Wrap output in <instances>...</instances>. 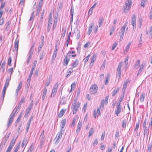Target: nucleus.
I'll return each mask as SVG.
<instances>
[{
    "label": "nucleus",
    "instance_id": "nucleus-1",
    "mask_svg": "<svg viewBox=\"0 0 152 152\" xmlns=\"http://www.w3.org/2000/svg\"><path fill=\"white\" fill-rule=\"evenodd\" d=\"M132 4L131 0H127L123 6V10L125 13H128L130 9Z\"/></svg>",
    "mask_w": 152,
    "mask_h": 152
},
{
    "label": "nucleus",
    "instance_id": "nucleus-2",
    "mask_svg": "<svg viewBox=\"0 0 152 152\" xmlns=\"http://www.w3.org/2000/svg\"><path fill=\"white\" fill-rule=\"evenodd\" d=\"M80 104L79 103H77L76 99H75L74 102L72 104L71 107L73 112V114L76 113L77 111L78 110V108L80 107Z\"/></svg>",
    "mask_w": 152,
    "mask_h": 152
},
{
    "label": "nucleus",
    "instance_id": "nucleus-3",
    "mask_svg": "<svg viewBox=\"0 0 152 152\" xmlns=\"http://www.w3.org/2000/svg\"><path fill=\"white\" fill-rule=\"evenodd\" d=\"M18 109V108H17L16 110L15 111V108L14 110L12 112L11 115H10V118L7 123V127L8 128L9 127L10 125L12 123L13 119L15 116V114L16 113V112L17 111V110Z\"/></svg>",
    "mask_w": 152,
    "mask_h": 152
},
{
    "label": "nucleus",
    "instance_id": "nucleus-4",
    "mask_svg": "<svg viewBox=\"0 0 152 152\" xmlns=\"http://www.w3.org/2000/svg\"><path fill=\"white\" fill-rule=\"evenodd\" d=\"M98 89V87L95 84H93L90 88L89 89L90 92L91 94H95Z\"/></svg>",
    "mask_w": 152,
    "mask_h": 152
},
{
    "label": "nucleus",
    "instance_id": "nucleus-5",
    "mask_svg": "<svg viewBox=\"0 0 152 152\" xmlns=\"http://www.w3.org/2000/svg\"><path fill=\"white\" fill-rule=\"evenodd\" d=\"M62 131L60 130V131L58 133L56 137L54 139V140H56L55 144H58V143L62 136Z\"/></svg>",
    "mask_w": 152,
    "mask_h": 152
},
{
    "label": "nucleus",
    "instance_id": "nucleus-6",
    "mask_svg": "<svg viewBox=\"0 0 152 152\" xmlns=\"http://www.w3.org/2000/svg\"><path fill=\"white\" fill-rule=\"evenodd\" d=\"M17 137H15V136H14L13 137L12 140L10 142V145L9 146L8 149L11 150L12 148L15 144Z\"/></svg>",
    "mask_w": 152,
    "mask_h": 152
},
{
    "label": "nucleus",
    "instance_id": "nucleus-7",
    "mask_svg": "<svg viewBox=\"0 0 152 152\" xmlns=\"http://www.w3.org/2000/svg\"><path fill=\"white\" fill-rule=\"evenodd\" d=\"M58 83H56L54 85L53 89L52 91V94H51V96H53L54 97V95L56 94L58 89Z\"/></svg>",
    "mask_w": 152,
    "mask_h": 152
},
{
    "label": "nucleus",
    "instance_id": "nucleus-8",
    "mask_svg": "<svg viewBox=\"0 0 152 152\" xmlns=\"http://www.w3.org/2000/svg\"><path fill=\"white\" fill-rule=\"evenodd\" d=\"M136 18L135 15H132V18L131 23L132 25L133 26V30H134L135 29L136 27Z\"/></svg>",
    "mask_w": 152,
    "mask_h": 152
},
{
    "label": "nucleus",
    "instance_id": "nucleus-9",
    "mask_svg": "<svg viewBox=\"0 0 152 152\" xmlns=\"http://www.w3.org/2000/svg\"><path fill=\"white\" fill-rule=\"evenodd\" d=\"M37 63V61L36 60L34 61L33 63L32 67L31 69L30 74L28 76V77H29V78H31L32 75L33 73V72L34 71V69L35 68Z\"/></svg>",
    "mask_w": 152,
    "mask_h": 152
},
{
    "label": "nucleus",
    "instance_id": "nucleus-10",
    "mask_svg": "<svg viewBox=\"0 0 152 152\" xmlns=\"http://www.w3.org/2000/svg\"><path fill=\"white\" fill-rule=\"evenodd\" d=\"M116 109L115 110L116 115L118 116L119 113L121 111V105H117Z\"/></svg>",
    "mask_w": 152,
    "mask_h": 152
},
{
    "label": "nucleus",
    "instance_id": "nucleus-11",
    "mask_svg": "<svg viewBox=\"0 0 152 152\" xmlns=\"http://www.w3.org/2000/svg\"><path fill=\"white\" fill-rule=\"evenodd\" d=\"M69 60L70 58H69V56H68V54H67L64 60V65L65 66H67Z\"/></svg>",
    "mask_w": 152,
    "mask_h": 152
},
{
    "label": "nucleus",
    "instance_id": "nucleus-12",
    "mask_svg": "<svg viewBox=\"0 0 152 152\" xmlns=\"http://www.w3.org/2000/svg\"><path fill=\"white\" fill-rule=\"evenodd\" d=\"M19 43V40L17 39H16L15 42V50L17 52L18 50Z\"/></svg>",
    "mask_w": 152,
    "mask_h": 152
},
{
    "label": "nucleus",
    "instance_id": "nucleus-13",
    "mask_svg": "<svg viewBox=\"0 0 152 152\" xmlns=\"http://www.w3.org/2000/svg\"><path fill=\"white\" fill-rule=\"evenodd\" d=\"M100 109L99 108H98L96 112L95 110H94V118H96V116L97 115V116H99L100 115V112L99 110Z\"/></svg>",
    "mask_w": 152,
    "mask_h": 152
},
{
    "label": "nucleus",
    "instance_id": "nucleus-14",
    "mask_svg": "<svg viewBox=\"0 0 152 152\" xmlns=\"http://www.w3.org/2000/svg\"><path fill=\"white\" fill-rule=\"evenodd\" d=\"M81 122H79L78 124L77 129L76 131V132L77 134H78L81 130L82 124Z\"/></svg>",
    "mask_w": 152,
    "mask_h": 152
},
{
    "label": "nucleus",
    "instance_id": "nucleus-15",
    "mask_svg": "<svg viewBox=\"0 0 152 152\" xmlns=\"http://www.w3.org/2000/svg\"><path fill=\"white\" fill-rule=\"evenodd\" d=\"M11 79V76H10L9 77H8L7 78L4 86L7 88L8 87L9 85V82Z\"/></svg>",
    "mask_w": 152,
    "mask_h": 152
},
{
    "label": "nucleus",
    "instance_id": "nucleus-16",
    "mask_svg": "<svg viewBox=\"0 0 152 152\" xmlns=\"http://www.w3.org/2000/svg\"><path fill=\"white\" fill-rule=\"evenodd\" d=\"M34 43H33L31 46L29 52V55L32 56L33 52L34 51Z\"/></svg>",
    "mask_w": 152,
    "mask_h": 152
},
{
    "label": "nucleus",
    "instance_id": "nucleus-17",
    "mask_svg": "<svg viewBox=\"0 0 152 152\" xmlns=\"http://www.w3.org/2000/svg\"><path fill=\"white\" fill-rule=\"evenodd\" d=\"M94 23H92L90 25V26L88 28V35H89L91 34L92 31V27L94 26Z\"/></svg>",
    "mask_w": 152,
    "mask_h": 152
},
{
    "label": "nucleus",
    "instance_id": "nucleus-18",
    "mask_svg": "<svg viewBox=\"0 0 152 152\" xmlns=\"http://www.w3.org/2000/svg\"><path fill=\"white\" fill-rule=\"evenodd\" d=\"M43 92L42 94V99L43 100H44L45 98L46 93L47 91V89L46 87L44 88V89L43 90Z\"/></svg>",
    "mask_w": 152,
    "mask_h": 152
},
{
    "label": "nucleus",
    "instance_id": "nucleus-19",
    "mask_svg": "<svg viewBox=\"0 0 152 152\" xmlns=\"http://www.w3.org/2000/svg\"><path fill=\"white\" fill-rule=\"evenodd\" d=\"M73 68H72V67L69 69L67 71V73H68V74H67V75L66 76V78L69 77L70 75L73 72Z\"/></svg>",
    "mask_w": 152,
    "mask_h": 152
},
{
    "label": "nucleus",
    "instance_id": "nucleus-20",
    "mask_svg": "<svg viewBox=\"0 0 152 152\" xmlns=\"http://www.w3.org/2000/svg\"><path fill=\"white\" fill-rule=\"evenodd\" d=\"M57 46L55 47V50L53 53V56L52 58V60H54L56 57L57 54Z\"/></svg>",
    "mask_w": 152,
    "mask_h": 152
},
{
    "label": "nucleus",
    "instance_id": "nucleus-21",
    "mask_svg": "<svg viewBox=\"0 0 152 152\" xmlns=\"http://www.w3.org/2000/svg\"><path fill=\"white\" fill-rule=\"evenodd\" d=\"M28 143L27 139L26 138H25L23 141L21 146L22 148H23V147L25 146H26L27 144Z\"/></svg>",
    "mask_w": 152,
    "mask_h": 152
},
{
    "label": "nucleus",
    "instance_id": "nucleus-22",
    "mask_svg": "<svg viewBox=\"0 0 152 152\" xmlns=\"http://www.w3.org/2000/svg\"><path fill=\"white\" fill-rule=\"evenodd\" d=\"M149 133L148 129L147 127L144 128V136L145 137V136H148Z\"/></svg>",
    "mask_w": 152,
    "mask_h": 152
},
{
    "label": "nucleus",
    "instance_id": "nucleus-23",
    "mask_svg": "<svg viewBox=\"0 0 152 152\" xmlns=\"http://www.w3.org/2000/svg\"><path fill=\"white\" fill-rule=\"evenodd\" d=\"M22 86V82H20L16 89V93L17 94H18V92H19V91L20 90V89L21 88V87Z\"/></svg>",
    "mask_w": 152,
    "mask_h": 152
},
{
    "label": "nucleus",
    "instance_id": "nucleus-24",
    "mask_svg": "<svg viewBox=\"0 0 152 152\" xmlns=\"http://www.w3.org/2000/svg\"><path fill=\"white\" fill-rule=\"evenodd\" d=\"M78 60L77 59H76L72 64V67L73 68L75 67L78 65Z\"/></svg>",
    "mask_w": 152,
    "mask_h": 152
},
{
    "label": "nucleus",
    "instance_id": "nucleus-25",
    "mask_svg": "<svg viewBox=\"0 0 152 152\" xmlns=\"http://www.w3.org/2000/svg\"><path fill=\"white\" fill-rule=\"evenodd\" d=\"M119 88L115 89L113 91L112 96H114L117 92L119 91Z\"/></svg>",
    "mask_w": 152,
    "mask_h": 152
},
{
    "label": "nucleus",
    "instance_id": "nucleus-26",
    "mask_svg": "<svg viewBox=\"0 0 152 152\" xmlns=\"http://www.w3.org/2000/svg\"><path fill=\"white\" fill-rule=\"evenodd\" d=\"M128 83V82L126 81L125 82H124V83L123 86V87L122 89V91L123 92H124L126 89L127 87V85Z\"/></svg>",
    "mask_w": 152,
    "mask_h": 152
},
{
    "label": "nucleus",
    "instance_id": "nucleus-27",
    "mask_svg": "<svg viewBox=\"0 0 152 152\" xmlns=\"http://www.w3.org/2000/svg\"><path fill=\"white\" fill-rule=\"evenodd\" d=\"M66 122V120L65 119H63V120L61 122V131H63V129L64 127V126H65V123Z\"/></svg>",
    "mask_w": 152,
    "mask_h": 152
},
{
    "label": "nucleus",
    "instance_id": "nucleus-28",
    "mask_svg": "<svg viewBox=\"0 0 152 152\" xmlns=\"http://www.w3.org/2000/svg\"><path fill=\"white\" fill-rule=\"evenodd\" d=\"M24 98L23 97L21 99L20 101V102L17 108L19 109L22 103L24 102L25 101L24 100Z\"/></svg>",
    "mask_w": 152,
    "mask_h": 152
},
{
    "label": "nucleus",
    "instance_id": "nucleus-29",
    "mask_svg": "<svg viewBox=\"0 0 152 152\" xmlns=\"http://www.w3.org/2000/svg\"><path fill=\"white\" fill-rule=\"evenodd\" d=\"M127 122V121L126 119H125L122 120V126L123 128H125Z\"/></svg>",
    "mask_w": 152,
    "mask_h": 152
},
{
    "label": "nucleus",
    "instance_id": "nucleus-30",
    "mask_svg": "<svg viewBox=\"0 0 152 152\" xmlns=\"http://www.w3.org/2000/svg\"><path fill=\"white\" fill-rule=\"evenodd\" d=\"M10 21H8L6 23V24H5V30L6 31H7L10 27Z\"/></svg>",
    "mask_w": 152,
    "mask_h": 152
},
{
    "label": "nucleus",
    "instance_id": "nucleus-31",
    "mask_svg": "<svg viewBox=\"0 0 152 152\" xmlns=\"http://www.w3.org/2000/svg\"><path fill=\"white\" fill-rule=\"evenodd\" d=\"M65 110H64L62 109L61 110L60 113L58 115V117L59 118H60L65 113Z\"/></svg>",
    "mask_w": 152,
    "mask_h": 152
},
{
    "label": "nucleus",
    "instance_id": "nucleus-32",
    "mask_svg": "<svg viewBox=\"0 0 152 152\" xmlns=\"http://www.w3.org/2000/svg\"><path fill=\"white\" fill-rule=\"evenodd\" d=\"M94 129L93 128H92L90 129V130L89 131V135H88L89 137L90 136H91L93 134L94 132Z\"/></svg>",
    "mask_w": 152,
    "mask_h": 152
},
{
    "label": "nucleus",
    "instance_id": "nucleus-33",
    "mask_svg": "<svg viewBox=\"0 0 152 152\" xmlns=\"http://www.w3.org/2000/svg\"><path fill=\"white\" fill-rule=\"evenodd\" d=\"M5 62H3L2 63L1 68V71L3 73L4 72L5 70Z\"/></svg>",
    "mask_w": 152,
    "mask_h": 152
},
{
    "label": "nucleus",
    "instance_id": "nucleus-34",
    "mask_svg": "<svg viewBox=\"0 0 152 152\" xmlns=\"http://www.w3.org/2000/svg\"><path fill=\"white\" fill-rule=\"evenodd\" d=\"M51 22H52L48 21V28H47V31H48V32H49V31L50 30V29L51 26L52 24Z\"/></svg>",
    "mask_w": 152,
    "mask_h": 152
},
{
    "label": "nucleus",
    "instance_id": "nucleus-35",
    "mask_svg": "<svg viewBox=\"0 0 152 152\" xmlns=\"http://www.w3.org/2000/svg\"><path fill=\"white\" fill-rule=\"evenodd\" d=\"M140 61L139 60H138L136 61L135 65V68L136 69H137V68H138L140 66Z\"/></svg>",
    "mask_w": 152,
    "mask_h": 152
},
{
    "label": "nucleus",
    "instance_id": "nucleus-36",
    "mask_svg": "<svg viewBox=\"0 0 152 152\" xmlns=\"http://www.w3.org/2000/svg\"><path fill=\"white\" fill-rule=\"evenodd\" d=\"M65 97H62L61 99L60 104H64L66 103V101L65 100Z\"/></svg>",
    "mask_w": 152,
    "mask_h": 152
},
{
    "label": "nucleus",
    "instance_id": "nucleus-37",
    "mask_svg": "<svg viewBox=\"0 0 152 152\" xmlns=\"http://www.w3.org/2000/svg\"><path fill=\"white\" fill-rule=\"evenodd\" d=\"M31 78H29V77H28V78L27 81L26 85V87L27 88H28L29 86Z\"/></svg>",
    "mask_w": 152,
    "mask_h": 152
},
{
    "label": "nucleus",
    "instance_id": "nucleus-38",
    "mask_svg": "<svg viewBox=\"0 0 152 152\" xmlns=\"http://www.w3.org/2000/svg\"><path fill=\"white\" fill-rule=\"evenodd\" d=\"M145 99V94L143 93L140 96V101L141 102L144 101Z\"/></svg>",
    "mask_w": 152,
    "mask_h": 152
},
{
    "label": "nucleus",
    "instance_id": "nucleus-39",
    "mask_svg": "<svg viewBox=\"0 0 152 152\" xmlns=\"http://www.w3.org/2000/svg\"><path fill=\"white\" fill-rule=\"evenodd\" d=\"M110 78V75L109 74H107V76L106 78V79L105 81V84L106 85L108 83V80H109Z\"/></svg>",
    "mask_w": 152,
    "mask_h": 152
},
{
    "label": "nucleus",
    "instance_id": "nucleus-40",
    "mask_svg": "<svg viewBox=\"0 0 152 152\" xmlns=\"http://www.w3.org/2000/svg\"><path fill=\"white\" fill-rule=\"evenodd\" d=\"M104 19L102 18H100L99 20V27H100L102 25V23H103Z\"/></svg>",
    "mask_w": 152,
    "mask_h": 152
},
{
    "label": "nucleus",
    "instance_id": "nucleus-41",
    "mask_svg": "<svg viewBox=\"0 0 152 152\" xmlns=\"http://www.w3.org/2000/svg\"><path fill=\"white\" fill-rule=\"evenodd\" d=\"M122 62H121L119 63L117 71H121V69L122 66Z\"/></svg>",
    "mask_w": 152,
    "mask_h": 152
},
{
    "label": "nucleus",
    "instance_id": "nucleus-42",
    "mask_svg": "<svg viewBox=\"0 0 152 152\" xmlns=\"http://www.w3.org/2000/svg\"><path fill=\"white\" fill-rule=\"evenodd\" d=\"M30 124H31V123L30 122V121H28L27 124L26 126V132L27 133L28 132V129H29V127Z\"/></svg>",
    "mask_w": 152,
    "mask_h": 152
},
{
    "label": "nucleus",
    "instance_id": "nucleus-43",
    "mask_svg": "<svg viewBox=\"0 0 152 152\" xmlns=\"http://www.w3.org/2000/svg\"><path fill=\"white\" fill-rule=\"evenodd\" d=\"M96 59V56L94 55L92 56L91 58V61L90 63V64L94 62Z\"/></svg>",
    "mask_w": 152,
    "mask_h": 152
},
{
    "label": "nucleus",
    "instance_id": "nucleus-44",
    "mask_svg": "<svg viewBox=\"0 0 152 152\" xmlns=\"http://www.w3.org/2000/svg\"><path fill=\"white\" fill-rule=\"evenodd\" d=\"M125 26H124L122 27L121 29V31L120 32L121 34H124L125 32Z\"/></svg>",
    "mask_w": 152,
    "mask_h": 152
},
{
    "label": "nucleus",
    "instance_id": "nucleus-45",
    "mask_svg": "<svg viewBox=\"0 0 152 152\" xmlns=\"http://www.w3.org/2000/svg\"><path fill=\"white\" fill-rule=\"evenodd\" d=\"M123 98V96L120 97L119 101L117 104V105H121V102L122 101Z\"/></svg>",
    "mask_w": 152,
    "mask_h": 152
},
{
    "label": "nucleus",
    "instance_id": "nucleus-46",
    "mask_svg": "<svg viewBox=\"0 0 152 152\" xmlns=\"http://www.w3.org/2000/svg\"><path fill=\"white\" fill-rule=\"evenodd\" d=\"M131 42H130L126 45V49H125V50L126 51V52H127L128 51V50L129 49V48H130V46L131 45Z\"/></svg>",
    "mask_w": 152,
    "mask_h": 152
},
{
    "label": "nucleus",
    "instance_id": "nucleus-47",
    "mask_svg": "<svg viewBox=\"0 0 152 152\" xmlns=\"http://www.w3.org/2000/svg\"><path fill=\"white\" fill-rule=\"evenodd\" d=\"M140 124V121H138L137 122V124H136V128H135V129L134 130V131H136V132H137V131L138 128H139V124Z\"/></svg>",
    "mask_w": 152,
    "mask_h": 152
},
{
    "label": "nucleus",
    "instance_id": "nucleus-48",
    "mask_svg": "<svg viewBox=\"0 0 152 152\" xmlns=\"http://www.w3.org/2000/svg\"><path fill=\"white\" fill-rule=\"evenodd\" d=\"M7 139L6 138H5L4 140H3L2 142H1V145L4 146V145H5L6 142H7Z\"/></svg>",
    "mask_w": 152,
    "mask_h": 152
},
{
    "label": "nucleus",
    "instance_id": "nucleus-49",
    "mask_svg": "<svg viewBox=\"0 0 152 152\" xmlns=\"http://www.w3.org/2000/svg\"><path fill=\"white\" fill-rule=\"evenodd\" d=\"M12 61V58L11 57H10L9 58L8 63V65L9 66H11V63Z\"/></svg>",
    "mask_w": 152,
    "mask_h": 152
},
{
    "label": "nucleus",
    "instance_id": "nucleus-50",
    "mask_svg": "<svg viewBox=\"0 0 152 152\" xmlns=\"http://www.w3.org/2000/svg\"><path fill=\"white\" fill-rule=\"evenodd\" d=\"M13 68H12L8 69L7 70V72H8L9 73L10 72V76H11V75L12 74Z\"/></svg>",
    "mask_w": 152,
    "mask_h": 152
},
{
    "label": "nucleus",
    "instance_id": "nucleus-51",
    "mask_svg": "<svg viewBox=\"0 0 152 152\" xmlns=\"http://www.w3.org/2000/svg\"><path fill=\"white\" fill-rule=\"evenodd\" d=\"M22 113H20V114L19 115L18 118L16 120V122L17 123H18L19 121H20V119L21 118V117Z\"/></svg>",
    "mask_w": 152,
    "mask_h": 152
},
{
    "label": "nucleus",
    "instance_id": "nucleus-52",
    "mask_svg": "<svg viewBox=\"0 0 152 152\" xmlns=\"http://www.w3.org/2000/svg\"><path fill=\"white\" fill-rule=\"evenodd\" d=\"M41 8L38 7L37 12V15H39L40 11L41 10Z\"/></svg>",
    "mask_w": 152,
    "mask_h": 152
},
{
    "label": "nucleus",
    "instance_id": "nucleus-53",
    "mask_svg": "<svg viewBox=\"0 0 152 152\" xmlns=\"http://www.w3.org/2000/svg\"><path fill=\"white\" fill-rule=\"evenodd\" d=\"M43 45V42H42V43L40 44V45L39 46L38 49V52L40 51Z\"/></svg>",
    "mask_w": 152,
    "mask_h": 152
},
{
    "label": "nucleus",
    "instance_id": "nucleus-54",
    "mask_svg": "<svg viewBox=\"0 0 152 152\" xmlns=\"http://www.w3.org/2000/svg\"><path fill=\"white\" fill-rule=\"evenodd\" d=\"M90 56L91 55L90 54H89L88 56L85 58L84 59L85 60L84 61V62H85V63L88 61L89 58V57H90Z\"/></svg>",
    "mask_w": 152,
    "mask_h": 152
},
{
    "label": "nucleus",
    "instance_id": "nucleus-55",
    "mask_svg": "<svg viewBox=\"0 0 152 152\" xmlns=\"http://www.w3.org/2000/svg\"><path fill=\"white\" fill-rule=\"evenodd\" d=\"M34 12H33L32 13V14L30 18L29 19V21H31L33 20L34 18Z\"/></svg>",
    "mask_w": 152,
    "mask_h": 152
},
{
    "label": "nucleus",
    "instance_id": "nucleus-56",
    "mask_svg": "<svg viewBox=\"0 0 152 152\" xmlns=\"http://www.w3.org/2000/svg\"><path fill=\"white\" fill-rule=\"evenodd\" d=\"M117 45V44L116 43H114L112 46V50H113Z\"/></svg>",
    "mask_w": 152,
    "mask_h": 152
},
{
    "label": "nucleus",
    "instance_id": "nucleus-57",
    "mask_svg": "<svg viewBox=\"0 0 152 152\" xmlns=\"http://www.w3.org/2000/svg\"><path fill=\"white\" fill-rule=\"evenodd\" d=\"M70 12L71 13V15L72 16V17H73V13H74V8L72 6L71 7Z\"/></svg>",
    "mask_w": 152,
    "mask_h": 152
},
{
    "label": "nucleus",
    "instance_id": "nucleus-58",
    "mask_svg": "<svg viewBox=\"0 0 152 152\" xmlns=\"http://www.w3.org/2000/svg\"><path fill=\"white\" fill-rule=\"evenodd\" d=\"M76 85V83H75V82H74L71 85V90H70V92L71 91H72V88H74V87H75V85Z\"/></svg>",
    "mask_w": 152,
    "mask_h": 152
},
{
    "label": "nucleus",
    "instance_id": "nucleus-59",
    "mask_svg": "<svg viewBox=\"0 0 152 152\" xmlns=\"http://www.w3.org/2000/svg\"><path fill=\"white\" fill-rule=\"evenodd\" d=\"M108 96H106L105 100H104V104H107L108 103Z\"/></svg>",
    "mask_w": 152,
    "mask_h": 152
},
{
    "label": "nucleus",
    "instance_id": "nucleus-60",
    "mask_svg": "<svg viewBox=\"0 0 152 152\" xmlns=\"http://www.w3.org/2000/svg\"><path fill=\"white\" fill-rule=\"evenodd\" d=\"M43 1H39L38 7L42 8V5L43 4Z\"/></svg>",
    "mask_w": 152,
    "mask_h": 152
},
{
    "label": "nucleus",
    "instance_id": "nucleus-61",
    "mask_svg": "<svg viewBox=\"0 0 152 152\" xmlns=\"http://www.w3.org/2000/svg\"><path fill=\"white\" fill-rule=\"evenodd\" d=\"M146 1H144L142 0L141 2V7L142 6L143 7H144V6L145 5V2Z\"/></svg>",
    "mask_w": 152,
    "mask_h": 152
},
{
    "label": "nucleus",
    "instance_id": "nucleus-62",
    "mask_svg": "<svg viewBox=\"0 0 152 152\" xmlns=\"http://www.w3.org/2000/svg\"><path fill=\"white\" fill-rule=\"evenodd\" d=\"M90 42H88L85 44L84 46V47L85 48H87L88 47V46L90 45Z\"/></svg>",
    "mask_w": 152,
    "mask_h": 152
},
{
    "label": "nucleus",
    "instance_id": "nucleus-63",
    "mask_svg": "<svg viewBox=\"0 0 152 152\" xmlns=\"http://www.w3.org/2000/svg\"><path fill=\"white\" fill-rule=\"evenodd\" d=\"M146 119H145L143 123L142 126L144 128H145V127H146Z\"/></svg>",
    "mask_w": 152,
    "mask_h": 152
},
{
    "label": "nucleus",
    "instance_id": "nucleus-64",
    "mask_svg": "<svg viewBox=\"0 0 152 152\" xmlns=\"http://www.w3.org/2000/svg\"><path fill=\"white\" fill-rule=\"evenodd\" d=\"M149 33V37H150L151 36H152V26L150 28Z\"/></svg>",
    "mask_w": 152,
    "mask_h": 152
}]
</instances>
